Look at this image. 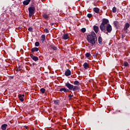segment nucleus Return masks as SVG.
<instances>
[{
  "mask_svg": "<svg viewBox=\"0 0 130 130\" xmlns=\"http://www.w3.org/2000/svg\"><path fill=\"white\" fill-rule=\"evenodd\" d=\"M109 20L107 18H103L102 22L100 25V29L102 32L107 35L112 32V26L109 23Z\"/></svg>",
  "mask_w": 130,
  "mask_h": 130,
  "instance_id": "1",
  "label": "nucleus"
},
{
  "mask_svg": "<svg viewBox=\"0 0 130 130\" xmlns=\"http://www.w3.org/2000/svg\"><path fill=\"white\" fill-rule=\"evenodd\" d=\"M96 38V34H95V32L92 31L90 34L88 35L87 36V40L88 42L90 43L91 44L92 46L93 45H95L96 44V41L95 40V39Z\"/></svg>",
  "mask_w": 130,
  "mask_h": 130,
  "instance_id": "2",
  "label": "nucleus"
},
{
  "mask_svg": "<svg viewBox=\"0 0 130 130\" xmlns=\"http://www.w3.org/2000/svg\"><path fill=\"white\" fill-rule=\"evenodd\" d=\"M65 86L67 87V88H68L70 91H74V92L80 90V87L78 86H74V85L71 84L69 82L65 83Z\"/></svg>",
  "mask_w": 130,
  "mask_h": 130,
  "instance_id": "3",
  "label": "nucleus"
},
{
  "mask_svg": "<svg viewBox=\"0 0 130 130\" xmlns=\"http://www.w3.org/2000/svg\"><path fill=\"white\" fill-rule=\"evenodd\" d=\"M28 12H29V14L28 16L29 18H31L33 15H34V13H35V7H30L28 8Z\"/></svg>",
  "mask_w": 130,
  "mask_h": 130,
  "instance_id": "4",
  "label": "nucleus"
},
{
  "mask_svg": "<svg viewBox=\"0 0 130 130\" xmlns=\"http://www.w3.org/2000/svg\"><path fill=\"white\" fill-rule=\"evenodd\" d=\"M30 56L31 58H32V59L35 61H37L38 60H39V58H38V57L34 56L33 54H30Z\"/></svg>",
  "mask_w": 130,
  "mask_h": 130,
  "instance_id": "5",
  "label": "nucleus"
},
{
  "mask_svg": "<svg viewBox=\"0 0 130 130\" xmlns=\"http://www.w3.org/2000/svg\"><path fill=\"white\" fill-rule=\"evenodd\" d=\"M65 76L66 77H69V76H71L72 75V72L69 69H67L64 73Z\"/></svg>",
  "mask_w": 130,
  "mask_h": 130,
  "instance_id": "6",
  "label": "nucleus"
},
{
  "mask_svg": "<svg viewBox=\"0 0 130 130\" xmlns=\"http://www.w3.org/2000/svg\"><path fill=\"white\" fill-rule=\"evenodd\" d=\"M70 37H69V34H64L63 36H62V39L63 40H68Z\"/></svg>",
  "mask_w": 130,
  "mask_h": 130,
  "instance_id": "7",
  "label": "nucleus"
},
{
  "mask_svg": "<svg viewBox=\"0 0 130 130\" xmlns=\"http://www.w3.org/2000/svg\"><path fill=\"white\" fill-rule=\"evenodd\" d=\"M93 29L95 33H96V34H97V33H98V32H99V27L98 26L93 25Z\"/></svg>",
  "mask_w": 130,
  "mask_h": 130,
  "instance_id": "8",
  "label": "nucleus"
},
{
  "mask_svg": "<svg viewBox=\"0 0 130 130\" xmlns=\"http://www.w3.org/2000/svg\"><path fill=\"white\" fill-rule=\"evenodd\" d=\"M69 91H70V89L69 88L67 89L66 87H63L59 89L60 92H64V93H67V92H69Z\"/></svg>",
  "mask_w": 130,
  "mask_h": 130,
  "instance_id": "9",
  "label": "nucleus"
},
{
  "mask_svg": "<svg viewBox=\"0 0 130 130\" xmlns=\"http://www.w3.org/2000/svg\"><path fill=\"white\" fill-rule=\"evenodd\" d=\"M129 26H130L129 23H126L125 24V26L123 28L124 31H126L127 30V29H128V28H129Z\"/></svg>",
  "mask_w": 130,
  "mask_h": 130,
  "instance_id": "10",
  "label": "nucleus"
},
{
  "mask_svg": "<svg viewBox=\"0 0 130 130\" xmlns=\"http://www.w3.org/2000/svg\"><path fill=\"white\" fill-rule=\"evenodd\" d=\"M30 2H31V0H25L23 2V4L24 6H28L30 4Z\"/></svg>",
  "mask_w": 130,
  "mask_h": 130,
  "instance_id": "11",
  "label": "nucleus"
},
{
  "mask_svg": "<svg viewBox=\"0 0 130 130\" xmlns=\"http://www.w3.org/2000/svg\"><path fill=\"white\" fill-rule=\"evenodd\" d=\"M53 102H54V105H59L60 104V101L58 100H53Z\"/></svg>",
  "mask_w": 130,
  "mask_h": 130,
  "instance_id": "12",
  "label": "nucleus"
},
{
  "mask_svg": "<svg viewBox=\"0 0 130 130\" xmlns=\"http://www.w3.org/2000/svg\"><path fill=\"white\" fill-rule=\"evenodd\" d=\"M42 16L43 18H44V19H45L46 20H48V18H49V15H48L46 13L43 14Z\"/></svg>",
  "mask_w": 130,
  "mask_h": 130,
  "instance_id": "13",
  "label": "nucleus"
},
{
  "mask_svg": "<svg viewBox=\"0 0 130 130\" xmlns=\"http://www.w3.org/2000/svg\"><path fill=\"white\" fill-rule=\"evenodd\" d=\"M7 126H8V124H3L1 126V129H3V130H6Z\"/></svg>",
  "mask_w": 130,
  "mask_h": 130,
  "instance_id": "14",
  "label": "nucleus"
},
{
  "mask_svg": "<svg viewBox=\"0 0 130 130\" xmlns=\"http://www.w3.org/2000/svg\"><path fill=\"white\" fill-rule=\"evenodd\" d=\"M41 41H42V43H44V42H45V35H42L41 37Z\"/></svg>",
  "mask_w": 130,
  "mask_h": 130,
  "instance_id": "15",
  "label": "nucleus"
},
{
  "mask_svg": "<svg viewBox=\"0 0 130 130\" xmlns=\"http://www.w3.org/2000/svg\"><path fill=\"white\" fill-rule=\"evenodd\" d=\"M39 50V49L37 47H34L31 49V51L32 52H36L38 51Z\"/></svg>",
  "mask_w": 130,
  "mask_h": 130,
  "instance_id": "16",
  "label": "nucleus"
},
{
  "mask_svg": "<svg viewBox=\"0 0 130 130\" xmlns=\"http://www.w3.org/2000/svg\"><path fill=\"white\" fill-rule=\"evenodd\" d=\"M83 68H84V69L85 70H87V69H88V68H89V64L87 62H84L83 65Z\"/></svg>",
  "mask_w": 130,
  "mask_h": 130,
  "instance_id": "17",
  "label": "nucleus"
},
{
  "mask_svg": "<svg viewBox=\"0 0 130 130\" xmlns=\"http://www.w3.org/2000/svg\"><path fill=\"white\" fill-rule=\"evenodd\" d=\"M102 41H103V40H102V37L99 36L98 37V42L99 44H102Z\"/></svg>",
  "mask_w": 130,
  "mask_h": 130,
  "instance_id": "18",
  "label": "nucleus"
},
{
  "mask_svg": "<svg viewBox=\"0 0 130 130\" xmlns=\"http://www.w3.org/2000/svg\"><path fill=\"white\" fill-rule=\"evenodd\" d=\"M93 11L96 14H99V11H100V9H99V8H94Z\"/></svg>",
  "mask_w": 130,
  "mask_h": 130,
  "instance_id": "19",
  "label": "nucleus"
},
{
  "mask_svg": "<svg viewBox=\"0 0 130 130\" xmlns=\"http://www.w3.org/2000/svg\"><path fill=\"white\" fill-rule=\"evenodd\" d=\"M50 47L52 49H53V50H57V47H56L55 46L53 45H51L50 46Z\"/></svg>",
  "mask_w": 130,
  "mask_h": 130,
  "instance_id": "20",
  "label": "nucleus"
},
{
  "mask_svg": "<svg viewBox=\"0 0 130 130\" xmlns=\"http://www.w3.org/2000/svg\"><path fill=\"white\" fill-rule=\"evenodd\" d=\"M18 98H19L20 101H21V102H23V101H24V99L23 98V97H22V94H18Z\"/></svg>",
  "mask_w": 130,
  "mask_h": 130,
  "instance_id": "21",
  "label": "nucleus"
},
{
  "mask_svg": "<svg viewBox=\"0 0 130 130\" xmlns=\"http://www.w3.org/2000/svg\"><path fill=\"white\" fill-rule=\"evenodd\" d=\"M74 85H75V86H80V85H81V83H80V82L78 81H75L74 82Z\"/></svg>",
  "mask_w": 130,
  "mask_h": 130,
  "instance_id": "22",
  "label": "nucleus"
},
{
  "mask_svg": "<svg viewBox=\"0 0 130 130\" xmlns=\"http://www.w3.org/2000/svg\"><path fill=\"white\" fill-rule=\"evenodd\" d=\"M45 88H42L40 89V92H41L42 94H44L45 93Z\"/></svg>",
  "mask_w": 130,
  "mask_h": 130,
  "instance_id": "23",
  "label": "nucleus"
},
{
  "mask_svg": "<svg viewBox=\"0 0 130 130\" xmlns=\"http://www.w3.org/2000/svg\"><path fill=\"white\" fill-rule=\"evenodd\" d=\"M117 25H118V22L117 21H115L114 22V25L116 28H117Z\"/></svg>",
  "mask_w": 130,
  "mask_h": 130,
  "instance_id": "24",
  "label": "nucleus"
},
{
  "mask_svg": "<svg viewBox=\"0 0 130 130\" xmlns=\"http://www.w3.org/2000/svg\"><path fill=\"white\" fill-rule=\"evenodd\" d=\"M20 71H22V67H21V66H19L17 70H16V72H20Z\"/></svg>",
  "mask_w": 130,
  "mask_h": 130,
  "instance_id": "25",
  "label": "nucleus"
},
{
  "mask_svg": "<svg viewBox=\"0 0 130 130\" xmlns=\"http://www.w3.org/2000/svg\"><path fill=\"white\" fill-rule=\"evenodd\" d=\"M85 56H86V57H90V56H91V54H90V53H89V52H87L85 54Z\"/></svg>",
  "mask_w": 130,
  "mask_h": 130,
  "instance_id": "26",
  "label": "nucleus"
},
{
  "mask_svg": "<svg viewBox=\"0 0 130 130\" xmlns=\"http://www.w3.org/2000/svg\"><path fill=\"white\" fill-rule=\"evenodd\" d=\"M112 12H113V13H116V7H114L112 8Z\"/></svg>",
  "mask_w": 130,
  "mask_h": 130,
  "instance_id": "27",
  "label": "nucleus"
},
{
  "mask_svg": "<svg viewBox=\"0 0 130 130\" xmlns=\"http://www.w3.org/2000/svg\"><path fill=\"white\" fill-rule=\"evenodd\" d=\"M88 18H91V17H93V15H92V14L90 13H88L87 15Z\"/></svg>",
  "mask_w": 130,
  "mask_h": 130,
  "instance_id": "28",
  "label": "nucleus"
},
{
  "mask_svg": "<svg viewBox=\"0 0 130 130\" xmlns=\"http://www.w3.org/2000/svg\"><path fill=\"white\" fill-rule=\"evenodd\" d=\"M44 31L45 33H49V30H48L47 28H45Z\"/></svg>",
  "mask_w": 130,
  "mask_h": 130,
  "instance_id": "29",
  "label": "nucleus"
},
{
  "mask_svg": "<svg viewBox=\"0 0 130 130\" xmlns=\"http://www.w3.org/2000/svg\"><path fill=\"white\" fill-rule=\"evenodd\" d=\"M124 67H128V62H127V61H125L124 62Z\"/></svg>",
  "mask_w": 130,
  "mask_h": 130,
  "instance_id": "30",
  "label": "nucleus"
},
{
  "mask_svg": "<svg viewBox=\"0 0 130 130\" xmlns=\"http://www.w3.org/2000/svg\"><path fill=\"white\" fill-rule=\"evenodd\" d=\"M28 31H29V32H33V28H32V27H29L28 28Z\"/></svg>",
  "mask_w": 130,
  "mask_h": 130,
  "instance_id": "31",
  "label": "nucleus"
},
{
  "mask_svg": "<svg viewBox=\"0 0 130 130\" xmlns=\"http://www.w3.org/2000/svg\"><path fill=\"white\" fill-rule=\"evenodd\" d=\"M81 32L85 33V32H86V28H82L81 29Z\"/></svg>",
  "mask_w": 130,
  "mask_h": 130,
  "instance_id": "32",
  "label": "nucleus"
},
{
  "mask_svg": "<svg viewBox=\"0 0 130 130\" xmlns=\"http://www.w3.org/2000/svg\"><path fill=\"white\" fill-rule=\"evenodd\" d=\"M39 45H40L39 42H36L35 43V46H37V47L39 46Z\"/></svg>",
  "mask_w": 130,
  "mask_h": 130,
  "instance_id": "33",
  "label": "nucleus"
},
{
  "mask_svg": "<svg viewBox=\"0 0 130 130\" xmlns=\"http://www.w3.org/2000/svg\"><path fill=\"white\" fill-rule=\"evenodd\" d=\"M124 37H125V35L124 34H121V38H122V39H123V38H124Z\"/></svg>",
  "mask_w": 130,
  "mask_h": 130,
  "instance_id": "34",
  "label": "nucleus"
},
{
  "mask_svg": "<svg viewBox=\"0 0 130 130\" xmlns=\"http://www.w3.org/2000/svg\"><path fill=\"white\" fill-rule=\"evenodd\" d=\"M68 96L69 97V98H72V97H74V95L73 94H69L68 95Z\"/></svg>",
  "mask_w": 130,
  "mask_h": 130,
  "instance_id": "35",
  "label": "nucleus"
},
{
  "mask_svg": "<svg viewBox=\"0 0 130 130\" xmlns=\"http://www.w3.org/2000/svg\"><path fill=\"white\" fill-rule=\"evenodd\" d=\"M9 78H10V79H14V77L12 76H10Z\"/></svg>",
  "mask_w": 130,
  "mask_h": 130,
  "instance_id": "36",
  "label": "nucleus"
},
{
  "mask_svg": "<svg viewBox=\"0 0 130 130\" xmlns=\"http://www.w3.org/2000/svg\"><path fill=\"white\" fill-rule=\"evenodd\" d=\"M51 26H53V25H54V23H50Z\"/></svg>",
  "mask_w": 130,
  "mask_h": 130,
  "instance_id": "37",
  "label": "nucleus"
},
{
  "mask_svg": "<svg viewBox=\"0 0 130 130\" xmlns=\"http://www.w3.org/2000/svg\"><path fill=\"white\" fill-rule=\"evenodd\" d=\"M21 97H25V94L21 95Z\"/></svg>",
  "mask_w": 130,
  "mask_h": 130,
  "instance_id": "38",
  "label": "nucleus"
},
{
  "mask_svg": "<svg viewBox=\"0 0 130 130\" xmlns=\"http://www.w3.org/2000/svg\"><path fill=\"white\" fill-rule=\"evenodd\" d=\"M93 56H94V57H95L96 56V54H94V55H93Z\"/></svg>",
  "mask_w": 130,
  "mask_h": 130,
  "instance_id": "39",
  "label": "nucleus"
},
{
  "mask_svg": "<svg viewBox=\"0 0 130 130\" xmlns=\"http://www.w3.org/2000/svg\"><path fill=\"white\" fill-rule=\"evenodd\" d=\"M54 109H56V107H54Z\"/></svg>",
  "mask_w": 130,
  "mask_h": 130,
  "instance_id": "40",
  "label": "nucleus"
}]
</instances>
